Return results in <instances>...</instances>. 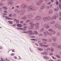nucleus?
<instances>
[{
    "mask_svg": "<svg viewBox=\"0 0 61 61\" xmlns=\"http://www.w3.org/2000/svg\"><path fill=\"white\" fill-rule=\"evenodd\" d=\"M43 2V0H40V1L39 2H37L36 5H41V3Z\"/></svg>",
    "mask_w": 61,
    "mask_h": 61,
    "instance_id": "20e7f679",
    "label": "nucleus"
},
{
    "mask_svg": "<svg viewBox=\"0 0 61 61\" xmlns=\"http://www.w3.org/2000/svg\"><path fill=\"white\" fill-rule=\"evenodd\" d=\"M41 9H44L45 8V7L44 6L42 5L41 6Z\"/></svg>",
    "mask_w": 61,
    "mask_h": 61,
    "instance_id": "a878e982",
    "label": "nucleus"
},
{
    "mask_svg": "<svg viewBox=\"0 0 61 61\" xmlns=\"http://www.w3.org/2000/svg\"><path fill=\"white\" fill-rule=\"evenodd\" d=\"M56 56L57 58H60V56L58 55H57Z\"/></svg>",
    "mask_w": 61,
    "mask_h": 61,
    "instance_id": "4c0bfd02",
    "label": "nucleus"
},
{
    "mask_svg": "<svg viewBox=\"0 0 61 61\" xmlns=\"http://www.w3.org/2000/svg\"><path fill=\"white\" fill-rule=\"evenodd\" d=\"M14 58H15V59H17V57H16V56H14Z\"/></svg>",
    "mask_w": 61,
    "mask_h": 61,
    "instance_id": "680f3d73",
    "label": "nucleus"
},
{
    "mask_svg": "<svg viewBox=\"0 0 61 61\" xmlns=\"http://www.w3.org/2000/svg\"><path fill=\"white\" fill-rule=\"evenodd\" d=\"M15 12H16V13H19V11L17 9H15Z\"/></svg>",
    "mask_w": 61,
    "mask_h": 61,
    "instance_id": "7c9ffc66",
    "label": "nucleus"
},
{
    "mask_svg": "<svg viewBox=\"0 0 61 61\" xmlns=\"http://www.w3.org/2000/svg\"><path fill=\"white\" fill-rule=\"evenodd\" d=\"M36 8L35 7H33L32 6H29L28 8V10H27V11L28 12H30L31 10H32L33 11H34L36 10Z\"/></svg>",
    "mask_w": 61,
    "mask_h": 61,
    "instance_id": "f257e3e1",
    "label": "nucleus"
},
{
    "mask_svg": "<svg viewBox=\"0 0 61 61\" xmlns=\"http://www.w3.org/2000/svg\"><path fill=\"white\" fill-rule=\"evenodd\" d=\"M59 15L61 17V13H59Z\"/></svg>",
    "mask_w": 61,
    "mask_h": 61,
    "instance_id": "774afa93",
    "label": "nucleus"
},
{
    "mask_svg": "<svg viewBox=\"0 0 61 61\" xmlns=\"http://www.w3.org/2000/svg\"><path fill=\"white\" fill-rule=\"evenodd\" d=\"M43 20L44 21H46L47 20V18L46 17H44L43 18Z\"/></svg>",
    "mask_w": 61,
    "mask_h": 61,
    "instance_id": "cd10ccee",
    "label": "nucleus"
},
{
    "mask_svg": "<svg viewBox=\"0 0 61 61\" xmlns=\"http://www.w3.org/2000/svg\"><path fill=\"white\" fill-rule=\"evenodd\" d=\"M28 32H29L30 33H32V32H33V31L31 30H29L28 31Z\"/></svg>",
    "mask_w": 61,
    "mask_h": 61,
    "instance_id": "c03bdc74",
    "label": "nucleus"
},
{
    "mask_svg": "<svg viewBox=\"0 0 61 61\" xmlns=\"http://www.w3.org/2000/svg\"><path fill=\"white\" fill-rule=\"evenodd\" d=\"M17 20L16 19H14V22H16Z\"/></svg>",
    "mask_w": 61,
    "mask_h": 61,
    "instance_id": "bf43d9fd",
    "label": "nucleus"
},
{
    "mask_svg": "<svg viewBox=\"0 0 61 61\" xmlns=\"http://www.w3.org/2000/svg\"><path fill=\"white\" fill-rule=\"evenodd\" d=\"M41 19V16H38L36 17V19L38 20H39Z\"/></svg>",
    "mask_w": 61,
    "mask_h": 61,
    "instance_id": "9b49d317",
    "label": "nucleus"
},
{
    "mask_svg": "<svg viewBox=\"0 0 61 61\" xmlns=\"http://www.w3.org/2000/svg\"><path fill=\"white\" fill-rule=\"evenodd\" d=\"M42 41H45L46 42V41H47V39L46 38L42 39Z\"/></svg>",
    "mask_w": 61,
    "mask_h": 61,
    "instance_id": "f3484780",
    "label": "nucleus"
},
{
    "mask_svg": "<svg viewBox=\"0 0 61 61\" xmlns=\"http://www.w3.org/2000/svg\"><path fill=\"white\" fill-rule=\"evenodd\" d=\"M50 27V26L49 25H48L47 24H46V29H49Z\"/></svg>",
    "mask_w": 61,
    "mask_h": 61,
    "instance_id": "6ab92c4d",
    "label": "nucleus"
},
{
    "mask_svg": "<svg viewBox=\"0 0 61 61\" xmlns=\"http://www.w3.org/2000/svg\"><path fill=\"white\" fill-rule=\"evenodd\" d=\"M57 47L58 48H59V49H61V46L60 45H58Z\"/></svg>",
    "mask_w": 61,
    "mask_h": 61,
    "instance_id": "393cba45",
    "label": "nucleus"
},
{
    "mask_svg": "<svg viewBox=\"0 0 61 61\" xmlns=\"http://www.w3.org/2000/svg\"><path fill=\"white\" fill-rule=\"evenodd\" d=\"M48 35L49 36H52V34L51 32H49V33H48Z\"/></svg>",
    "mask_w": 61,
    "mask_h": 61,
    "instance_id": "e433bc0d",
    "label": "nucleus"
},
{
    "mask_svg": "<svg viewBox=\"0 0 61 61\" xmlns=\"http://www.w3.org/2000/svg\"><path fill=\"white\" fill-rule=\"evenodd\" d=\"M35 45H36V46H38V44L37 43H35Z\"/></svg>",
    "mask_w": 61,
    "mask_h": 61,
    "instance_id": "e2e57ef3",
    "label": "nucleus"
},
{
    "mask_svg": "<svg viewBox=\"0 0 61 61\" xmlns=\"http://www.w3.org/2000/svg\"><path fill=\"white\" fill-rule=\"evenodd\" d=\"M17 26L18 27H22V25H21V24H17Z\"/></svg>",
    "mask_w": 61,
    "mask_h": 61,
    "instance_id": "a211bd4d",
    "label": "nucleus"
},
{
    "mask_svg": "<svg viewBox=\"0 0 61 61\" xmlns=\"http://www.w3.org/2000/svg\"><path fill=\"white\" fill-rule=\"evenodd\" d=\"M52 39L54 41H56V38L55 37H52Z\"/></svg>",
    "mask_w": 61,
    "mask_h": 61,
    "instance_id": "412c9836",
    "label": "nucleus"
},
{
    "mask_svg": "<svg viewBox=\"0 0 61 61\" xmlns=\"http://www.w3.org/2000/svg\"><path fill=\"white\" fill-rule=\"evenodd\" d=\"M59 32H58L56 33V35H57V36H59Z\"/></svg>",
    "mask_w": 61,
    "mask_h": 61,
    "instance_id": "864d4df0",
    "label": "nucleus"
},
{
    "mask_svg": "<svg viewBox=\"0 0 61 61\" xmlns=\"http://www.w3.org/2000/svg\"><path fill=\"white\" fill-rule=\"evenodd\" d=\"M31 20L30 19L29 20H27L26 21V23H29V22L30 21V20Z\"/></svg>",
    "mask_w": 61,
    "mask_h": 61,
    "instance_id": "2f4dec72",
    "label": "nucleus"
},
{
    "mask_svg": "<svg viewBox=\"0 0 61 61\" xmlns=\"http://www.w3.org/2000/svg\"><path fill=\"white\" fill-rule=\"evenodd\" d=\"M53 29L52 28H50L48 30V31L50 32H53Z\"/></svg>",
    "mask_w": 61,
    "mask_h": 61,
    "instance_id": "dca6fc26",
    "label": "nucleus"
},
{
    "mask_svg": "<svg viewBox=\"0 0 61 61\" xmlns=\"http://www.w3.org/2000/svg\"><path fill=\"white\" fill-rule=\"evenodd\" d=\"M49 6L50 7V8H51V7H52V4L50 5H49Z\"/></svg>",
    "mask_w": 61,
    "mask_h": 61,
    "instance_id": "6e6d98bb",
    "label": "nucleus"
},
{
    "mask_svg": "<svg viewBox=\"0 0 61 61\" xmlns=\"http://www.w3.org/2000/svg\"><path fill=\"white\" fill-rule=\"evenodd\" d=\"M17 29H19V30L20 29L21 30V28H17Z\"/></svg>",
    "mask_w": 61,
    "mask_h": 61,
    "instance_id": "052dcab7",
    "label": "nucleus"
},
{
    "mask_svg": "<svg viewBox=\"0 0 61 61\" xmlns=\"http://www.w3.org/2000/svg\"><path fill=\"white\" fill-rule=\"evenodd\" d=\"M9 16L11 17L12 16V13H10L9 15Z\"/></svg>",
    "mask_w": 61,
    "mask_h": 61,
    "instance_id": "37998d69",
    "label": "nucleus"
},
{
    "mask_svg": "<svg viewBox=\"0 0 61 61\" xmlns=\"http://www.w3.org/2000/svg\"><path fill=\"white\" fill-rule=\"evenodd\" d=\"M25 11V10H21V12L23 13H24Z\"/></svg>",
    "mask_w": 61,
    "mask_h": 61,
    "instance_id": "f704fd0d",
    "label": "nucleus"
},
{
    "mask_svg": "<svg viewBox=\"0 0 61 61\" xmlns=\"http://www.w3.org/2000/svg\"><path fill=\"white\" fill-rule=\"evenodd\" d=\"M27 17L30 19V20H32L31 18H32V15H29L27 16Z\"/></svg>",
    "mask_w": 61,
    "mask_h": 61,
    "instance_id": "39448f33",
    "label": "nucleus"
},
{
    "mask_svg": "<svg viewBox=\"0 0 61 61\" xmlns=\"http://www.w3.org/2000/svg\"><path fill=\"white\" fill-rule=\"evenodd\" d=\"M38 50H39V51H41L43 50V49L42 48H38Z\"/></svg>",
    "mask_w": 61,
    "mask_h": 61,
    "instance_id": "b1692460",
    "label": "nucleus"
},
{
    "mask_svg": "<svg viewBox=\"0 0 61 61\" xmlns=\"http://www.w3.org/2000/svg\"><path fill=\"white\" fill-rule=\"evenodd\" d=\"M44 55H47V53L46 52H44Z\"/></svg>",
    "mask_w": 61,
    "mask_h": 61,
    "instance_id": "69168bd1",
    "label": "nucleus"
},
{
    "mask_svg": "<svg viewBox=\"0 0 61 61\" xmlns=\"http://www.w3.org/2000/svg\"><path fill=\"white\" fill-rule=\"evenodd\" d=\"M13 4V2L12 1H10L8 2V5H11Z\"/></svg>",
    "mask_w": 61,
    "mask_h": 61,
    "instance_id": "6e6552de",
    "label": "nucleus"
},
{
    "mask_svg": "<svg viewBox=\"0 0 61 61\" xmlns=\"http://www.w3.org/2000/svg\"><path fill=\"white\" fill-rule=\"evenodd\" d=\"M40 24H39V23H37L35 24V26L36 27V26H37L39 25Z\"/></svg>",
    "mask_w": 61,
    "mask_h": 61,
    "instance_id": "c85d7f7f",
    "label": "nucleus"
},
{
    "mask_svg": "<svg viewBox=\"0 0 61 61\" xmlns=\"http://www.w3.org/2000/svg\"><path fill=\"white\" fill-rule=\"evenodd\" d=\"M39 36L42 37V36H43V34L42 33H39Z\"/></svg>",
    "mask_w": 61,
    "mask_h": 61,
    "instance_id": "58836bf2",
    "label": "nucleus"
},
{
    "mask_svg": "<svg viewBox=\"0 0 61 61\" xmlns=\"http://www.w3.org/2000/svg\"><path fill=\"white\" fill-rule=\"evenodd\" d=\"M59 3V2H58V1H56V5H57Z\"/></svg>",
    "mask_w": 61,
    "mask_h": 61,
    "instance_id": "603ef678",
    "label": "nucleus"
},
{
    "mask_svg": "<svg viewBox=\"0 0 61 61\" xmlns=\"http://www.w3.org/2000/svg\"><path fill=\"white\" fill-rule=\"evenodd\" d=\"M52 58L53 59H55V60H56V58L53 56H52Z\"/></svg>",
    "mask_w": 61,
    "mask_h": 61,
    "instance_id": "49530a36",
    "label": "nucleus"
},
{
    "mask_svg": "<svg viewBox=\"0 0 61 61\" xmlns=\"http://www.w3.org/2000/svg\"><path fill=\"white\" fill-rule=\"evenodd\" d=\"M55 31L54 30H53L51 32V33L52 35H55V34H56V32H57V30H56Z\"/></svg>",
    "mask_w": 61,
    "mask_h": 61,
    "instance_id": "f8f14e48",
    "label": "nucleus"
},
{
    "mask_svg": "<svg viewBox=\"0 0 61 61\" xmlns=\"http://www.w3.org/2000/svg\"><path fill=\"white\" fill-rule=\"evenodd\" d=\"M22 19L24 20L25 21L26 19V17H24L22 18Z\"/></svg>",
    "mask_w": 61,
    "mask_h": 61,
    "instance_id": "bb28decb",
    "label": "nucleus"
},
{
    "mask_svg": "<svg viewBox=\"0 0 61 61\" xmlns=\"http://www.w3.org/2000/svg\"><path fill=\"white\" fill-rule=\"evenodd\" d=\"M59 20L61 22V17H60L59 18Z\"/></svg>",
    "mask_w": 61,
    "mask_h": 61,
    "instance_id": "8fccbe9b",
    "label": "nucleus"
},
{
    "mask_svg": "<svg viewBox=\"0 0 61 61\" xmlns=\"http://www.w3.org/2000/svg\"><path fill=\"white\" fill-rule=\"evenodd\" d=\"M13 16H14V17H16V15L15 14H14L13 15Z\"/></svg>",
    "mask_w": 61,
    "mask_h": 61,
    "instance_id": "13d9d810",
    "label": "nucleus"
},
{
    "mask_svg": "<svg viewBox=\"0 0 61 61\" xmlns=\"http://www.w3.org/2000/svg\"><path fill=\"white\" fill-rule=\"evenodd\" d=\"M58 27V24H56L55 25V27L56 28H57Z\"/></svg>",
    "mask_w": 61,
    "mask_h": 61,
    "instance_id": "c9c22d12",
    "label": "nucleus"
},
{
    "mask_svg": "<svg viewBox=\"0 0 61 61\" xmlns=\"http://www.w3.org/2000/svg\"><path fill=\"white\" fill-rule=\"evenodd\" d=\"M53 55V53H49V55L50 56H52Z\"/></svg>",
    "mask_w": 61,
    "mask_h": 61,
    "instance_id": "a18cd8bd",
    "label": "nucleus"
},
{
    "mask_svg": "<svg viewBox=\"0 0 61 61\" xmlns=\"http://www.w3.org/2000/svg\"><path fill=\"white\" fill-rule=\"evenodd\" d=\"M25 33H26V34H28V35L29 36H30V35H32L31 33H30L29 32H28V31H25Z\"/></svg>",
    "mask_w": 61,
    "mask_h": 61,
    "instance_id": "2eb2a0df",
    "label": "nucleus"
},
{
    "mask_svg": "<svg viewBox=\"0 0 61 61\" xmlns=\"http://www.w3.org/2000/svg\"><path fill=\"white\" fill-rule=\"evenodd\" d=\"M31 20L30 21V22L29 23L31 25V27H29V29H30V30L32 29H33L34 27H35V24L33 23V22Z\"/></svg>",
    "mask_w": 61,
    "mask_h": 61,
    "instance_id": "f03ea898",
    "label": "nucleus"
},
{
    "mask_svg": "<svg viewBox=\"0 0 61 61\" xmlns=\"http://www.w3.org/2000/svg\"><path fill=\"white\" fill-rule=\"evenodd\" d=\"M58 29L59 30H61V25L59 26Z\"/></svg>",
    "mask_w": 61,
    "mask_h": 61,
    "instance_id": "79ce46f5",
    "label": "nucleus"
},
{
    "mask_svg": "<svg viewBox=\"0 0 61 61\" xmlns=\"http://www.w3.org/2000/svg\"><path fill=\"white\" fill-rule=\"evenodd\" d=\"M27 28V27L26 26H25L24 27L23 29L21 28V30H22V31H26V28Z\"/></svg>",
    "mask_w": 61,
    "mask_h": 61,
    "instance_id": "0eeeda50",
    "label": "nucleus"
},
{
    "mask_svg": "<svg viewBox=\"0 0 61 61\" xmlns=\"http://www.w3.org/2000/svg\"><path fill=\"white\" fill-rule=\"evenodd\" d=\"M21 7L22 8H25L26 7V4H23L21 5Z\"/></svg>",
    "mask_w": 61,
    "mask_h": 61,
    "instance_id": "9d476101",
    "label": "nucleus"
},
{
    "mask_svg": "<svg viewBox=\"0 0 61 61\" xmlns=\"http://www.w3.org/2000/svg\"><path fill=\"white\" fill-rule=\"evenodd\" d=\"M40 46H41V47H42V46H43L44 47H49V46L48 45H46L45 44H43V42H40Z\"/></svg>",
    "mask_w": 61,
    "mask_h": 61,
    "instance_id": "7ed1b4c3",
    "label": "nucleus"
},
{
    "mask_svg": "<svg viewBox=\"0 0 61 61\" xmlns=\"http://www.w3.org/2000/svg\"><path fill=\"white\" fill-rule=\"evenodd\" d=\"M51 52L54 51V48L53 47L51 48Z\"/></svg>",
    "mask_w": 61,
    "mask_h": 61,
    "instance_id": "72a5a7b5",
    "label": "nucleus"
},
{
    "mask_svg": "<svg viewBox=\"0 0 61 61\" xmlns=\"http://www.w3.org/2000/svg\"><path fill=\"white\" fill-rule=\"evenodd\" d=\"M53 18L55 19H56V16H54L53 17Z\"/></svg>",
    "mask_w": 61,
    "mask_h": 61,
    "instance_id": "09e8293b",
    "label": "nucleus"
},
{
    "mask_svg": "<svg viewBox=\"0 0 61 61\" xmlns=\"http://www.w3.org/2000/svg\"><path fill=\"white\" fill-rule=\"evenodd\" d=\"M44 34L45 36H46V35H47L48 34V32L47 31H45L44 32Z\"/></svg>",
    "mask_w": 61,
    "mask_h": 61,
    "instance_id": "1a4fd4ad",
    "label": "nucleus"
},
{
    "mask_svg": "<svg viewBox=\"0 0 61 61\" xmlns=\"http://www.w3.org/2000/svg\"><path fill=\"white\" fill-rule=\"evenodd\" d=\"M4 10H7V8L6 7L4 6L3 7Z\"/></svg>",
    "mask_w": 61,
    "mask_h": 61,
    "instance_id": "ea45409f",
    "label": "nucleus"
},
{
    "mask_svg": "<svg viewBox=\"0 0 61 61\" xmlns=\"http://www.w3.org/2000/svg\"><path fill=\"white\" fill-rule=\"evenodd\" d=\"M47 18V20H48V21H49L51 20V18L50 16H47L46 17Z\"/></svg>",
    "mask_w": 61,
    "mask_h": 61,
    "instance_id": "4468645a",
    "label": "nucleus"
},
{
    "mask_svg": "<svg viewBox=\"0 0 61 61\" xmlns=\"http://www.w3.org/2000/svg\"><path fill=\"white\" fill-rule=\"evenodd\" d=\"M8 22L9 24H10L11 25L13 24V21L11 20H9L8 21Z\"/></svg>",
    "mask_w": 61,
    "mask_h": 61,
    "instance_id": "5701e85b",
    "label": "nucleus"
},
{
    "mask_svg": "<svg viewBox=\"0 0 61 61\" xmlns=\"http://www.w3.org/2000/svg\"><path fill=\"white\" fill-rule=\"evenodd\" d=\"M59 9V7H57L55 9V11H58V10Z\"/></svg>",
    "mask_w": 61,
    "mask_h": 61,
    "instance_id": "473e14b6",
    "label": "nucleus"
},
{
    "mask_svg": "<svg viewBox=\"0 0 61 61\" xmlns=\"http://www.w3.org/2000/svg\"><path fill=\"white\" fill-rule=\"evenodd\" d=\"M14 53H13L10 54V56H15V55L14 54Z\"/></svg>",
    "mask_w": 61,
    "mask_h": 61,
    "instance_id": "de8ad7c7",
    "label": "nucleus"
},
{
    "mask_svg": "<svg viewBox=\"0 0 61 61\" xmlns=\"http://www.w3.org/2000/svg\"><path fill=\"white\" fill-rule=\"evenodd\" d=\"M5 18H6V19H7L9 20V18H8V16H6V17H5Z\"/></svg>",
    "mask_w": 61,
    "mask_h": 61,
    "instance_id": "4d7b16f0",
    "label": "nucleus"
},
{
    "mask_svg": "<svg viewBox=\"0 0 61 61\" xmlns=\"http://www.w3.org/2000/svg\"><path fill=\"white\" fill-rule=\"evenodd\" d=\"M53 10H49V11L48 13L50 14H52L53 13Z\"/></svg>",
    "mask_w": 61,
    "mask_h": 61,
    "instance_id": "4be33fe9",
    "label": "nucleus"
},
{
    "mask_svg": "<svg viewBox=\"0 0 61 61\" xmlns=\"http://www.w3.org/2000/svg\"><path fill=\"white\" fill-rule=\"evenodd\" d=\"M48 41L49 42H51V41H52V40H51V39H50L48 40Z\"/></svg>",
    "mask_w": 61,
    "mask_h": 61,
    "instance_id": "338daca9",
    "label": "nucleus"
},
{
    "mask_svg": "<svg viewBox=\"0 0 61 61\" xmlns=\"http://www.w3.org/2000/svg\"><path fill=\"white\" fill-rule=\"evenodd\" d=\"M44 58L46 59H48L49 58L48 56H44L43 57Z\"/></svg>",
    "mask_w": 61,
    "mask_h": 61,
    "instance_id": "aec40b11",
    "label": "nucleus"
},
{
    "mask_svg": "<svg viewBox=\"0 0 61 61\" xmlns=\"http://www.w3.org/2000/svg\"><path fill=\"white\" fill-rule=\"evenodd\" d=\"M55 16H56V17H58V14H56V15H55Z\"/></svg>",
    "mask_w": 61,
    "mask_h": 61,
    "instance_id": "3c124183",
    "label": "nucleus"
},
{
    "mask_svg": "<svg viewBox=\"0 0 61 61\" xmlns=\"http://www.w3.org/2000/svg\"><path fill=\"white\" fill-rule=\"evenodd\" d=\"M52 46L54 47H56V46H57V44L56 43H54L52 44Z\"/></svg>",
    "mask_w": 61,
    "mask_h": 61,
    "instance_id": "423d86ee",
    "label": "nucleus"
},
{
    "mask_svg": "<svg viewBox=\"0 0 61 61\" xmlns=\"http://www.w3.org/2000/svg\"><path fill=\"white\" fill-rule=\"evenodd\" d=\"M55 23V22L54 21H51L50 22V24H54Z\"/></svg>",
    "mask_w": 61,
    "mask_h": 61,
    "instance_id": "c756f323",
    "label": "nucleus"
},
{
    "mask_svg": "<svg viewBox=\"0 0 61 61\" xmlns=\"http://www.w3.org/2000/svg\"><path fill=\"white\" fill-rule=\"evenodd\" d=\"M40 31L41 33H43L44 31V28H41Z\"/></svg>",
    "mask_w": 61,
    "mask_h": 61,
    "instance_id": "ddd939ff",
    "label": "nucleus"
},
{
    "mask_svg": "<svg viewBox=\"0 0 61 61\" xmlns=\"http://www.w3.org/2000/svg\"><path fill=\"white\" fill-rule=\"evenodd\" d=\"M46 8L47 9H49V7L48 6H47Z\"/></svg>",
    "mask_w": 61,
    "mask_h": 61,
    "instance_id": "0e129e2a",
    "label": "nucleus"
},
{
    "mask_svg": "<svg viewBox=\"0 0 61 61\" xmlns=\"http://www.w3.org/2000/svg\"><path fill=\"white\" fill-rule=\"evenodd\" d=\"M4 13H6V14H7V13H8L7 12V11L5 10L4 11Z\"/></svg>",
    "mask_w": 61,
    "mask_h": 61,
    "instance_id": "5fc2aeb1",
    "label": "nucleus"
},
{
    "mask_svg": "<svg viewBox=\"0 0 61 61\" xmlns=\"http://www.w3.org/2000/svg\"><path fill=\"white\" fill-rule=\"evenodd\" d=\"M34 33V34H35V35H38V32L36 31H35Z\"/></svg>",
    "mask_w": 61,
    "mask_h": 61,
    "instance_id": "a19ab883",
    "label": "nucleus"
}]
</instances>
